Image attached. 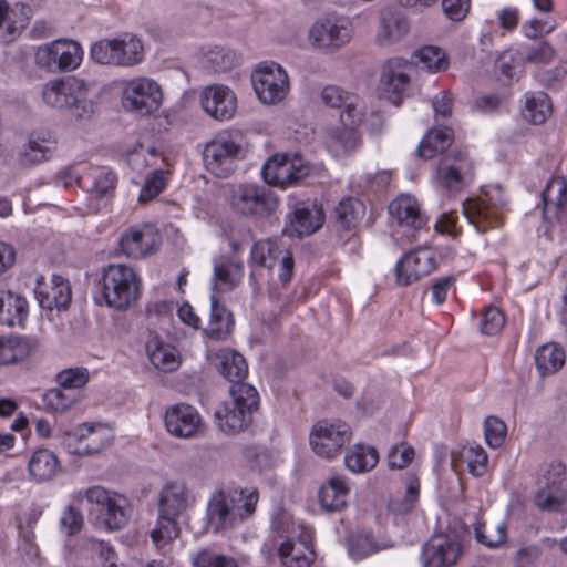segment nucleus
<instances>
[{
    "label": "nucleus",
    "instance_id": "nucleus-48",
    "mask_svg": "<svg viewBox=\"0 0 567 567\" xmlns=\"http://www.w3.org/2000/svg\"><path fill=\"white\" fill-rule=\"evenodd\" d=\"M551 114V104L546 93L539 92L536 95L526 97L523 116L533 124H543Z\"/></svg>",
    "mask_w": 567,
    "mask_h": 567
},
{
    "label": "nucleus",
    "instance_id": "nucleus-9",
    "mask_svg": "<svg viewBox=\"0 0 567 567\" xmlns=\"http://www.w3.org/2000/svg\"><path fill=\"white\" fill-rule=\"evenodd\" d=\"M83 498L99 506L107 529L117 530L127 524L130 506L125 497L111 493L102 486H92L74 494L76 502L80 503Z\"/></svg>",
    "mask_w": 567,
    "mask_h": 567
},
{
    "label": "nucleus",
    "instance_id": "nucleus-54",
    "mask_svg": "<svg viewBox=\"0 0 567 567\" xmlns=\"http://www.w3.org/2000/svg\"><path fill=\"white\" fill-rule=\"evenodd\" d=\"M420 481L416 476H410L406 491L403 498L392 499L389 503V508L394 514L404 515L412 511L419 499Z\"/></svg>",
    "mask_w": 567,
    "mask_h": 567
},
{
    "label": "nucleus",
    "instance_id": "nucleus-34",
    "mask_svg": "<svg viewBox=\"0 0 567 567\" xmlns=\"http://www.w3.org/2000/svg\"><path fill=\"white\" fill-rule=\"evenodd\" d=\"M341 124L342 126L331 128L327 135V146L334 156H342L355 150L360 143L357 127L361 124Z\"/></svg>",
    "mask_w": 567,
    "mask_h": 567
},
{
    "label": "nucleus",
    "instance_id": "nucleus-58",
    "mask_svg": "<svg viewBox=\"0 0 567 567\" xmlns=\"http://www.w3.org/2000/svg\"><path fill=\"white\" fill-rule=\"evenodd\" d=\"M543 202L545 208L550 204L558 209L563 208L567 202V183L564 178L551 179L543 192Z\"/></svg>",
    "mask_w": 567,
    "mask_h": 567
},
{
    "label": "nucleus",
    "instance_id": "nucleus-44",
    "mask_svg": "<svg viewBox=\"0 0 567 567\" xmlns=\"http://www.w3.org/2000/svg\"><path fill=\"white\" fill-rule=\"evenodd\" d=\"M28 340L19 336L0 337V365L24 360L30 353Z\"/></svg>",
    "mask_w": 567,
    "mask_h": 567
},
{
    "label": "nucleus",
    "instance_id": "nucleus-47",
    "mask_svg": "<svg viewBox=\"0 0 567 567\" xmlns=\"http://www.w3.org/2000/svg\"><path fill=\"white\" fill-rule=\"evenodd\" d=\"M364 216V205L355 198H346L336 207V219L341 228H354Z\"/></svg>",
    "mask_w": 567,
    "mask_h": 567
},
{
    "label": "nucleus",
    "instance_id": "nucleus-18",
    "mask_svg": "<svg viewBox=\"0 0 567 567\" xmlns=\"http://www.w3.org/2000/svg\"><path fill=\"white\" fill-rule=\"evenodd\" d=\"M351 32V23L348 18L328 16L311 27L309 39L316 48H340L350 41Z\"/></svg>",
    "mask_w": 567,
    "mask_h": 567
},
{
    "label": "nucleus",
    "instance_id": "nucleus-15",
    "mask_svg": "<svg viewBox=\"0 0 567 567\" xmlns=\"http://www.w3.org/2000/svg\"><path fill=\"white\" fill-rule=\"evenodd\" d=\"M311 167L298 155H275L262 167V177L269 185L287 187L305 179Z\"/></svg>",
    "mask_w": 567,
    "mask_h": 567
},
{
    "label": "nucleus",
    "instance_id": "nucleus-46",
    "mask_svg": "<svg viewBox=\"0 0 567 567\" xmlns=\"http://www.w3.org/2000/svg\"><path fill=\"white\" fill-rule=\"evenodd\" d=\"M181 528L176 517L158 513L155 527L151 532V538L156 548L161 549L179 537Z\"/></svg>",
    "mask_w": 567,
    "mask_h": 567
},
{
    "label": "nucleus",
    "instance_id": "nucleus-52",
    "mask_svg": "<svg viewBox=\"0 0 567 567\" xmlns=\"http://www.w3.org/2000/svg\"><path fill=\"white\" fill-rule=\"evenodd\" d=\"M419 62L430 72H441L447 69L449 60L445 52L435 45H425L415 52Z\"/></svg>",
    "mask_w": 567,
    "mask_h": 567
},
{
    "label": "nucleus",
    "instance_id": "nucleus-55",
    "mask_svg": "<svg viewBox=\"0 0 567 567\" xmlns=\"http://www.w3.org/2000/svg\"><path fill=\"white\" fill-rule=\"evenodd\" d=\"M89 380L90 372L83 367L64 369L56 374L58 385L73 392L83 388Z\"/></svg>",
    "mask_w": 567,
    "mask_h": 567
},
{
    "label": "nucleus",
    "instance_id": "nucleus-61",
    "mask_svg": "<svg viewBox=\"0 0 567 567\" xmlns=\"http://www.w3.org/2000/svg\"><path fill=\"white\" fill-rule=\"evenodd\" d=\"M87 429H90V433L84 434V443L81 449L75 451V455L96 454L110 444L109 440L104 439L95 426L87 424Z\"/></svg>",
    "mask_w": 567,
    "mask_h": 567
},
{
    "label": "nucleus",
    "instance_id": "nucleus-36",
    "mask_svg": "<svg viewBox=\"0 0 567 567\" xmlns=\"http://www.w3.org/2000/svg\"><path fill=\"white\" fill-rule=\"evenodd\" d=\"M233 326L231 312L213 295L210 297V318L204 330L206 336L214 340L225 339L230 334Z\"/></svg>",
    "mask_w": 567,
    "mask_h": 567
},
{
    "label": "nucleus",
    "instance_id": "nucleus-41",
    "mask_svg": "<svg viewBox=\"0 0 567 567\" xmlns=\"http://www.w3.org/2000/svg\"><path fill=\"white\" fill-rule=\"evenodd\" d=\"M378 451L363 444H354L344 456L347 468L353 473L369 472L378 464Z\"/></svg>",
    "mask_w": 567,
    "mask_h": 567
},
{
    "label": "nucleus",
    "instance_id": "nucleus-26",
    "mask_svg": "<svg viewBox=\"0 0 567 567\" xmlns=\"http://www.w3.org/2000/svg\"><path fill=\"white\" fill-rule=\"evenodd\" d=\"M164 421L168 433L182 439L194 437L202 426V417L197 410L185 403L168 408Z\"/></svg>",
    "mask_w": 567,
    "mask_h": 567
},
{
    "label": "nucleus",
    "instance_id": "nucleus-53",
    "mask_svg": "<svg viewBox=\"0 0 567 567\" xmlns=\"http://www.w3.org/2000/svg\"><path fill=\"white\" fill-rule=\"evenodd\" d=\"M205 63L214 72H226L230 70L237 62L234 51L221 47L209 49L205 55Z\"/></svg>",
    "mask_w": 567,
    "mask_h": 567
},
{
    "label": "nucleus",
    "instance_id": "nucleus-33",
    "mask_svg": "<svg viewBox=\"0 0 567 567\" xmlns=\"http://www.w3.org/2000/svg\"><path fill=\"white\" fill-rule=\"evenodd\" d=\"M188 508V495L184 484L168 483L161 492L158 513L178 518Z\"/></svg>",
    "mask_w": 567,
    "mask_h": 567
},
{
    "label": "nucleus",
    "instance_id": "nucleus-5",
    "mask_svg": "<svg viewBox=\"0 0 567 567\" xmlns=\"http://www.w3.org/2000/svg\"><path fill=\"white\" fill-rule=\"evenodd\" d=\"M90 58L101 65L131 68L144 60V45L136 35L123 33L117 38L93 43Z\"/></svg>",
    "mask_w": 567,
    "mask_h": 567
},
{
    "label": "nucleus",
    "instance_id": "nucleus-37",
    "mask_svg": "<svg viewBox=\"0 0 567 567\" xmlns=\"http://www.w3.org/2000/svg\"><path fill=\"white\" fill-rule=\"evenodd\" d=\"M30 476L37 482L53 478L60 471V462L54 453L47 449L35 451L28 463Z\"/></svg>",
    "mask_w": 567,
    "mask_h": 567
},
{
    "label": "nucleus",
    "instance_id": "nucleus-63",
    "mask_svg": "<svg viewBox=\"0 0 567 567\" xmlns=\"http://www.w3.org/2000/svg\"><path fill=\"white\" fill-rule=\"evenodd\" d=\"M505 323V318L502 311L496 307H488L483 313L481 322V331L487 336L498 333Z\"/></svg>",
    "mask_w": 567,
    "mask_h": 567
},
{
    "label": "nucleus",
    "instance_id": "nucleus-10",
    "mask_svg": "<svg viewBox=\"0 0 567 567\" xmlns=\"http://www.w3.org/2000/svg\"><path fill=\"white\" fill-rule=\"evenodd\" d=\"M351 427L342 421L321 420L313 424L309 443L318 456L333 460L340 455L351 440Z\"/></svg>",
    "mask_w": 567,
    "mask_h": 567
},
{
    "label": "nucleus",
    "instance_id": "nucleus-43",
    "mask_svg": "<svg viewBox=\"0 0 567 567\" xmlns=\"http://www.w3.org/2000/svg\"><path fill=\"white\" fill-rule=\"evenodd\" d=\"M53 152V144L45 140H30L18 152V164L28 168L49 159Z\"/></svg>",
    "mask_w": 567,
    "mask_h": 567
},
{
    "label": "nucleus",
    "instance_id": "nucleus-24",
    "mask_svg": "<svg viewBox=\"0 0 567 567\" xmlns=\"http://www.w3.org/2000/svg\"><path fill=\"white\" fill-rule=\"evenodd\" d=\"M200 104L210 117L227 121L233 118L237 111V96L228 86L214 84L203 90Z\"/></svg>",
    "mask_w": 567,
    "mask_h": 567
},
{
    "label": "nucleus",
    "instance_id": "nucleus-45",
    "mask_svg": "<svg viewBox=\"0 0 567 567\" xmlns=\"http://www.w3.org/2000/svg\"><path fill=\"white\" fill-rule=\"evenodd\" d=\"M30 12V8L23 3L10 8L7 0H0V28L7 22L8 32L13 35L18 29L27 27Z\"/></svg>",
    "mask_w": 567,
    "mask_h": 567
},
{
    "label": "nucleus",
    "instance_id": "nucleus-39",
    "mask_svg": "<svg viewBox=\"0 0 567 567\" xmlns=\"http://www.w3.org/2000/svg\"><path fill=\"white\" fill-rule=\"evenodd\" d=\"M147 354L153 365L164 372H172L179 365V357L177 350L158 338L148 341Z\"/></svg>",
    "mask_w": 567,
    "mask_h": 567
},
{
    "label": "nucleus",
    "instance_id": "nucleus-64",
    "mask_svg": "<svg viewBox=\"0 0 567 567\" xmlns=\"http://www.w3.org/2000/svg\"><path fill=\"white\" fill-rule=\"evenodd\" d=\"M554 48L548 42L543 41L536 45H532L528 49L524 61L530 64H547L554 59Z\"/></svg>",
    "mask_w": 567,
    "mask_h": 567
},
{
    "label": "nucleus",
    "instance_id": "nucleus-4",
    "mask_svg": "<svg viewBox=\"0 0 567 567\" xmlns=\"http://www.w3.org/2000/svg\"><path fill=\"white\" fill-rule=\"evenodd\" d=\"M229 393L230 400L215 411V419L223 432L235 434L250 425L259 406V395L250 384L238 382L231 384Z\"/></svg>",
    "mask_w": 567,
    "mask_h": 567
},
{
    "label": "nucleus",
    "instance_id": "nucleus-1",
    "mask_svg": "<svg viewBox=\"0 0 567 567\" xmlns=\"http://www.w3.org/2000/svg\"><path fill=\"white\" fill-rule=\"evenodd\" d=\"M259 494L256 488L219 489L207 503V524L214 533L229 530L251 517L256 512Z\"/></svg>",
    "mask_w": 567,
    "mask_h": 567
},
{
    "label": "nucleus",
    "instance_id": "nucleus-60",
    "mask_svg": "<svg viewBox=\"0 0 567 567\" xmlns=\"http://www.w3.org/2000/svg\"><path fill=\"white\" fill-rule=\"evenodd\" d=\"M166 182L164 172L156 169L152 172L146 178L143 188L140 192L138 200L147 203L155 198L164 188Z\"/></svg>",
    "mask_w": 567,
    "mask_h": 567
},
{
    "label": "nucleus",
    "instance_id": "nucleus-17",
    "mask_svg": "<svg viewBox=\"0 0 567 567\" xmlns=\"http://www.w3.org/2000/svg\"><path fill=\"white\" fill-rule=\"evenodd\" d=\"M162 244L158 230L151 225H141L125 230L120 238L121 252L131 259L154 255Z\"/></svg>",
    "mask_w": 567,
    "mask_h": 567
},
{
    "label": "nucleus",
    "instance_id": "nucleus-20",
    "mask_svg": "<svg viewBox=\"0 0 567 567\" xmlns=\"http://www.w3.org/2000/svg\"><path fill=\"white\" fill-rule=\"evenodd\" d=\"M412 63L401 58L385 62L380 76V84L385 97L395 106H400L410 84Z\"/></svg>",
    "mask_w": 567,
    "mask_h": 567
},
{
    "label": "nucleus",
    "instance_id": "nucleus-40",
    "mask_svg": "<svg viewBox=\"0 0 567 567\" xmlns=\"http://www.w3.org/2000/svg\"><path fill=\"white\" fill-rule=\"evenodd\" d=\"M564 349L555 343H547L537 349L535 354L536 367L542 377L558 372L565 364Z\"/></svg>",
    "mask_w": 567,
    "mask_h": 567
},
{
    "label": "nucleus",
    "instance_id": "nucleus-32",
    "mask_svg": "<svg viewBox=\"0 0 567 567\" xmlns=\"http://www.w3.org/2000/svg\"><path fill=\"white\" fill-rule=\"evenodd\" d=\"M29 313L24 297L11 291L0 293V324L7 327L22 326Z\"/></svg>",
    "mask_w": 567,
    "mask_h": 567
},
{
    "label": "nucleus",
    "instance_id": "nucleus-2",
    "mask_svg": "<svg viewBox=\"0 0 567 567\" xmlns=\"http://www.w3.org/2000/svg\"><path fill=\"white\" fill-rule=\"evenodd\" d=\"M100 297L96 302L104 303L118 311L133 307L138 297L141 282L136 272L128 266L117 264L104 269L100 281Z\"/></svg>",
    "mask_w": 567,
    "mask_h": 567
},
{
    "label": "nucleus",
    "instance_id": "nucleus-3",
    "mask_svg": "<svg viewBox=\"0 0 567 567\" xmlns=\"http://www.w3.org/2000/svg\"><path fill=\"white\" fill-rule=\"evenodd\" d=\"M247 146L240 131L225 130L217 133L203 152L207 171L217 177H228L235 172L237 162L245 158Z\"/></svg>",
    "mask_w": 567,
    "mask_h": 567
},
{
    "label": "nucleus",
    "instance_id": "nucleus-30",
    "mask_svg": "<svg viewBox=\"0 0 567 567\" xmlns=\"http://www.w3.org/2000/svg\"><path fill=\"white\" fill-rule=\"evenodd\" d=\"M243 278V266L233 258L220 257L214 260L213 289L227 292L235 289Z\"/></svg>",
    "mask_w": 567,
    "mask_h": 567
},
{
    "label": "nucleus",
    "instance_id": "nucleus-25",
    "mask_svg": "<svg viewBox=\"0 0 567 567\" xmlns=\"http://www.w3.org/2000/svg\"><path fill=\"white\" fill-rule=\"evenodd\" d=\"M324 221V213L315 203H296L289 215V226L284 233L289 236L303 237L316 233Z\"/></svg>",
    "mask_w": 567,
    "mask_h": 567
},
{
    "label": "nucleus",
    "instance_id": "nucleus-7",
    "mask_svg": "<svg viewBox=\"0 0 567 567\" xmlns=\"http://www.w3.org/2000/svg\"><path fill=\"white\" fill-rule=\"evenodd\" d=\"M83 54V48L78 41L60 38L35 49L34 64L51 73L70 72L81 65Z\"/></svg>",
    "mask_w": 567,
    "mask_h": 567
},
{
    "label": "nucleus",
    "instance_id": "nucleus-23",
    "mask_svg": "<svg viewBox=\"0 0 567 567\" xmlns=\"http://www.w3.org/2000/svg\"><path fill=\"white\" fill-rule=\"evenodd\" d=\"M461 554L462 546L456 538L440 534L424 545L421 559L423 567H452Z\"/></svg>",
    "mask_w": 567,
    "mask_h": 567
},
{
    "label": "nucleus",
    "instance_id": "nucleus-28",
    "mask_svg": "<svg viewBox=\"0 0 567 567\" xmlns=\"http://www.w3.org/2000/svg\"><path fill=\"white\" fill-rule=\"evenodd\" d=\"M410 25L404 16L394 10H383L379 19L375 41L381 47H390L401 41L409 32Z\"/></svg>",
    "mask_w": 567,
    "mask_h": 567
},
{
    "label": "nucleus",
    "instance_id": "nucleus-8",
    "mask_svg": "<svg viewBox=\"0 0 567 567\" xmlns=\"http://www.w3.org/2000/svg\"><path fill=\"white\" fill-rule=\"evenodd\" d=\"M229 205L243 216L268 217L277 209L278 198L264 186L240 184L230 190Z\"/></svg>",
    "mask_w": 567,
    "mask_h": 567
},
{
    "label": "nucleus",
    "instance_id": "nucleus-51",
    "mask_svg": "<svg viewBox=\"0 0 567 567\" xmlns=\"http://www.w3.org/2000/svg\"><path fill=\"white\" fill-rule=\"evenodd\" d=\"M461 458L467 463L471 474L481 477L487 468L488 456L484 449L480 445H464L460 452Z\"/></svg>",
    "mask_w": 567,
    "mask_h": 567
},
{
    "label": "nucleus",
    "instance_id": "nucleus-22",
    "mask_svg": "<svg viewBox=\"0 0 567 567\" xmlns=\"http://www.w3.org/2000/svg\"><path fill=\"white\" fill-rule=\"evenodd\" d=\"M436 268L434 252L425 247L416 248L396 262V282L409 286Z\"/></svg>",
    "mask_w": 567,
    "mask_h": 567
},
{
    "label": "nucleus",
    "instance_id": "nucleus-11",
    "mask_svg": "<svg viewBox=\"0 0 567 567\" xmlns=\"http://www.w3.org/2000/svg\"><path fill=\"white\" fill-rule=\"evenodd\" d=\"M254 90L262 104L280 103L289 92V78L286 70L275 63H260L251 74Z\"/></svg>",
    "mask_w": 567,
    "mask_h": 567
},
{
    "label": "nucleus",
    "instance_id": "nucleus-16",
    "mask_svg": "<svg viewBox=\"0 0 567 567\" xmlns=\"http://www.w3.org/2000/svg\"><path fill=\"white\" fill-rule=\"evenodd\" d=\"M87 85L75 76H65L48 81L42 87V100L52 109H71L86 100Z\"/></svg>",
    "mask_w": 567,
    "mask_h": 567
},
{
    "label": "nucleus",
    "instance_id": "nucleus-38",
    "mask_svg": "<svg viewBox=\"0 0 567 567\" xmlns=\"http://www.w3.org/2000/svg\"><path fill=\"white\" fill-rule=\"evenodd\" d=\"M277 551L284 567H310L316 559L315 550L303 543L286 540Z\"/></svg>",
    "mask_w": 567,
    "mask_h": 567
},
{
    "label": "nucleus",
    "instance_id": "nucleus-59",
    "mask_svg": "<svg viewBox=\"0 0 567 567\" xmlns=\"http://www.w3.org/2000/svg\"><path fill=\"white\" fill-rule=\"evenodd\" d=\"M507 433L506 424L496 416H487L484 422V434L486 444L491 449L503 445Z\"/></svg>",
    "mask_w": 567,
    "mask_h": 567
},
{
    "label": "nucleus",
    "instance_id": "nucleus-56",
    "mask_svg": "<svg viewBox=\"0 0 567 567\" xmlns=\"http://www.w3.org/2000/svg\"><path fill=\"white\" fill-rule=\"evenodd\" d=\"M381 549L382 547L369 534H359L349 539L348 551L355 560L363 559Z\"/></svg>",
    "mask_w": 567,
    "mask_h": 567
},
{
    "label": "nucleus",
    "instance_id": "nucleus-42",
    "mask_svg": "<svg viewBox=\"0 0 567 567\" xmlns=\"http://www.w3.org/2000/svg\"><path fill=\"white\" fill-rule=\"evenodd\" d=\"M452 143V131L449 127L431 130L421 141L417 153L422 158H433L444 153Z\"/></svg>",
    "mask_w": 567,
    "mask_h": 567
},
{
    "label": "nucleus",
    "instance_id": "nucleus-57",
    "mask_svg": "<svg viewBox=\"0 0 567 567\" xmlns=\"http://www.w3.org/2000/svg\"><path fill=\"white\" fill-rule=\"evenodd\" d=\"M476 539L487 547H497L506 539V526L504 523L498 525L480 524L475 528Z\"/></svg>",
    "mask_w": 567,
    "mask_h": 567
},
{
    "label": "nucleus",
    "instance_id": "nucleus-14",
    "mask_svg": "<svg viewBox=\"0 0 567 567\" xmlns=\"http://www.w3.org/2000/svg\"><path fill=\"white\" fill-rule=\"evenodd\" d=\"M161 86L152 79L135 78L127 81L123 87V106L140 115H150L162 104Z\"/></svg>",
    "mask_w": 567,
    "mask_h": 567
},
{
    "label": "nucleus",
    "instance_id": "nucleus-50",
    "mask_svg": "<svg viewBox=\"0 0 567 567\" xmlns=\"http://www.w3.org/2000/svg\"><path fill=\"white\" fill-rule=\"evenodd\" d=\"M193 567H238L231 556L220 554L209 548H203L190 556Z\"/></svg>",
    "mask_w": 567,
    "mask_h": 567
},
{
    "label": "nucleus",
    "instance_id": "nucleus-6",
    "mask_svg": "<svg viewBox=\"0 0 567 567\" xmlns=\"http://www.w3.org/2000/svg\"><path fill=\"white\" fill-rule=\"evenodd\" d=\"M506 204L503 188L498 185L488 186L476 198H468L463 203V213L475 229L483 234L501 224L502 210Z\"/></svg>",
    "mask_w": 567,
    "mask_h": 567
},
{
    "label": "nucleus",
    "instance_id": "nucleus-19",
    "mask_svg": "<svg viewBox=\"0 0 567 567\" xmlns=\"http://www.w3.org/2000/svg\"><path fill=\"white\" fill-rule=\"evenodd\" d=\"M321 102L331 109H341L340 122L361 124L365 116L364 102L354 93L338 85H326L320 93Z\"/></svg>",
    "mask_w": 567,
    "mask_h": 567
},
{
    "label": "nucleus",
    "instance_id": "nucleus-31",
    "mask_svg": "<svg viewBox=\"0 0 567 567\" xmlns=\"http://www.w3.org/2000/svg\"><path fill=\"white\" fill-rule=\"evenodd\" d=\"M350 486L340 476L330 477L318 493L319 502L326 512H340L348 505Z\"/></svg>",
    "mask_w": 567,
    "mask_h": 567
},
{
    "label": "nucleus",
    "instance_id": "nucleus-13",
    "mask_svg": "<svg viewBox=\"0 0 567 567\" xmlns=\"http://www.w3.org/2000/svg\"><path fill=\"white\" fill-rule=\"evenodd\" d=\"M539 489L535 494V505L546 512L557 513L567 505V481L561 463H551L539 481Z\"/></svg>",
    "mask_w": 567,
    "mask_h": 567
},
{
    "label": "nucleus",
    "instance_id": "nucleus-21",
    "mask_svg": "<svg viewBox=\"0 0 567 567\" xmlns=\"http://www.w3.org/2000/svg\"><path fill=\"white\" fill-rule=\"evenodd\" d=\"M251 259L259 266L274 268L279 264V278L286 284L293 272V258L290 251L284 250L278 240L266 239L256 243L250 252Z\"/></svg>",
    "mask_w": 567,
    "mask_h": 567
},
{
    "label": "nucleus",
    "instance_id": "nucleus-49",
    "mask_svg": "<svg viewBox=\"0 0 567 567\" xmlns=\"http://www.w3.org/2000/svg\"><path fill=\"white\" fill-rule=\"evenodd\" d=\"M79 400L78 392L66 390L62 386L48 390L43 394L45 408L54 413H63L75 404Z\"/></svg>",
    "mask_w": 567,
    "mask_h": 567
},
{
    "label": "nucleus",
    "instance_id": "nucleus-35",
    "mask_svg": "<svg viewBox=\"0 0 567 567\" xmlns=\"http://www.w3.org/2000/svg\"><path fill=\"white\" fill-rule=\"evenodd\" d=\"M216 368L218 372L233 384L243 383L248 373L245 358L230 349H221L216 353Z\"/></svg>",
    "mask_w": 567,
    "mask_h": 567
},
{
    "label": "nucleus",
    "instance_id": "nucleus-29",
    "mask_svg": "<svg viewBox=\"0 0 567 567\" xmlns=\"http://www.w3.org/2000/svg\"><path fill=\"white\" fill-rule=\"evenodd\" d=\"M390 215L400 224L415 230L422 229L427 218L421 213L417 200L411 196H400L389 205Z\"/></svg>",
    "mask_w": 567,
    "mask_h": 567
},
{
    "label": "nucleus",
    "instance_id": "nucleus-27",
    "mask_svg": "<svg viewBox=\"0 0 567 567\" xmlns=\"http://www.w3.org/2000/svg\"><path fill=\"white\" fill-rule=\"evenodd\" d=\"M34 296L39 306L48 310H64L72 300L71 286L63 277L53 275L50 284L42 279L37 281Z\"/></svg>",
    "mask_w": 567,
    "mask_h": 567
},
{
    "label": "nucleus",
    "instance_id": "nucleus-12",
    "mask_svg": "<svg viewBox=\"0 0 567 567\" xmlns=\"http://www.w3.org/2000/svg\"><path fill=\"white\" fill-rule=\"evenodd\" d=\"M474 176L472 161L465 151L453 148L444 154L435 171L437 185L449 192H460Z\"/></svg>",
    "mask_w": 567,
    "mask_h": 567
},
{
    "label": "nucleus",
    "instance_id": "nucleus-62",
    "mask_svg": "<svg viewBox=\"0 0 567 567\" xmlns=\"http://www.w3.org/2000/svg\"><path fill=\"white\" fill-rule=\"evenodd\" d=\"M87 433H90L87 424H82L73 430L60 431L58 435L61 439V445L70 454H75V451L81 449L84 443V434Z\"/></svg>",
    "mask_w": 567,
    "mask_h": 567
}]
</instances>
